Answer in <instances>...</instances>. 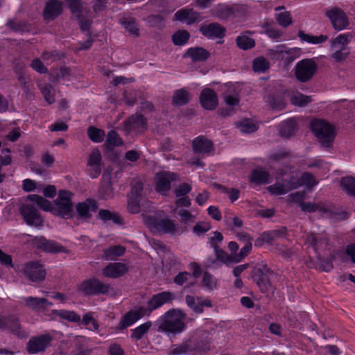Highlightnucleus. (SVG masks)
Masks as SVG:
<instances>
[{"label": "nucleus", "instance_id": "nucleus-1", "mask_svg": "<svg viewBox=\"0 0 355 355\" xmlns=\"http://www.w3.org/2000/svg\"><path fill=\"white\" fill-rule=\"evenodd\" d=\"M71 193L66 190H60L53 204L38 195H31L29 198L44 211H50L54 215L63 218H71L74 216L73 206L71 202Z\"/></svg>", "mask_w": 355, "mask_h": 355}, {"label": "nucleus", "instance_id": "nucleus-2", "mask_svg": "<svg viewBox=\"0 0 355 355\" xmlns=\"http://www.w3.org/2000/svg\"><path fill=\"white\" fill-rule=\"evenodd\" d=\"M185 314L178 310L167 311L158 326V331L166 333L179 334L186 327Z\"/></svg>", "mask_w": 355, "mask_h": 355}, {"label": "nucleus", "instance_id": "nucleus-3", "mask_svg": "<svg viewBox=\"0 0 355 355\" xmlns=\"http://www.w3.org/2000/svg\"><path fill=\"white\" fill-rule=\"evenodd\" d=\"M311 130L323 147L329 148L332 146L336 134L331 124L324 120L315 119L311 123Z\"/></svg>", "mask_w": 355, "mask_h": 355}, {"label": "nucleus", "instance_id": "nucleus-4", "mask_svg": "<svg viewBox=\"0 0 355 355\" xmlns=\"http://www.w3.org/2000/svg\"><path fill=\"white\" fill-rule=\"evenodd\" d=\"M144 222L154 233L162 232L171 235H180L182 233L174 221L167 218H159L155 216H147L145 217Z\"/></svg>", "mask_w": 355, "mask_h": 355}, {"label": "nucleus", "instance_id": "nucleus-5", "mask_svg": "<svg viewBox=\"0 0 355 355\" xmlns=\"http://www.w3.org/2000/svg\"><path fill=\"white\" fill-rule=\"evenodd\" d=\"M318 64L314 59L305 58L299 61L293 68L295 78L305 83L310 81L318 71Z\"/></svg>", "mask_w": 355, "mask_h": 355}, {"label": "nucleus", "instance_id": "nucleus-6", "mask_svg": "<svg viewBox=\"0 0 355 355\" xmlns=\"http://www.w3.org/2000/svg\"><path fill=\"white\" fill-rule=\"evenodd\" d=\"M29 196L27 200L20 206L19 212L28 225L41 227L43 226L44 220Z\"/></svg>", "mask_w": 355, "mask_h": 355}, {"label": "nucleus", "instance_id": "nucleus-7", "mask_svg": "<svg viewBox=\"0 0 355 355\" xmlns=\"http://www.w3.org/2000/svg\"><path fill=\"white\" fill-rule=\"evenodd\" d=\"M110 289V284L102 282L96 278L85 280L79 286V290L86 295H105L109 293Z\"/></svg>", "mask_w": 355, "mask_h": 355}, {"label": "nucleus", "instance_id": "nucleus-8", "mask_svg": "<svg viewBox=\"0 0 355 355\" xmlns=\"http://www.w3.org/2000/svg\"><path fill=\"white\" fill-rule=\"evenodd\" d=\"M23 275L32 282H41L46 275V270L37 261L26 263L22 269Z\"/></svg>", "mask_w": 355, "mask_h": 355}, {"label": "nucleus", "instance_id": "nucleus-9", "mask_svg": "<svg viewBox=\"0 0 355 355\" xmlns=\"http://www.w3.org/2000/svg\"><path fill=\"white\" fill-rule=\"evenodd\" d=\"M333 27L338 31L345 28L349 25L348 19L344 11L338 7L332 8L326 12Z\"/></svg>", "mask_w": 355, "mask_h": 355}, {"label": "nucleus", "instance_id": "nucleus-10", "mask_svg": "<svg viewBox=\"0 0 355 355\" xmlns=\"http://www.w3.org/2000/svg\"><path fill=\"white\" fill-rule=\"evenodd\" d=\"M278 179L282 178V182L284 185L287 192L296 189L300 187L299 177L288 167L279 169L277 171Z\"/></svg>", "mask_w": 355, "mask_h": 355}, {"label": "nucleus", "instance_id": "nucleus-11", "mask_svg": "<svg viewBox=\"0 0 355 355\" xmlns=\"http://www.w3.org/2000/svg\"><path fill=\"white\" fill-rule=\"evenodd\" d=\"M51 341V337L49 335L33 337L27 343V351L32 354L44 352L50 345Z\"/></svg>", "mask_w": 355, "mask_h": 355}, {"label": "nucleus", "instance_id": "nucleus-12", "mask_svg": "<svg viewBox=\"0 0 355 355\" xmlns=\"http://www.w3.org/2000/svg\"><path fill=\"white\" fill-rule=\"evenodd\" d=\"M177 180V175L169 171H161L156 174V190L165 192L171 189V183Z\"/></svg>", "mask_w": 355, "mask_h": 355}, {"label": "nucleus", "instance_id": "nucleus-13", "mask_svg": "<svg viewBox=\"0 0 355 355\" xmlns=\"http://www.w3.org/2000/svg\"><path fill=\"white\" fill-rule=\"evenodd\" d=\"M124 126L128 132H141L146 129V119L140 114L132 115L124 121Z\"/></svg>", "mask_w": 355, "mask_h": 355}, {"label": "nucleus", "instance_id": "nucleus-14", "mask_svg": "<svg viewBox=\"0 0 355 355\" xmlns=\"http://www.w3.org/2000/svg\"><path fill=\"white\" fill-rule=\"evenodd\" d=\"M98 209V204L95 200L87 198L76 205V211L78 217L87 220L92 217L91 211L95 212Z\"/></svg>", "mask_w": 355, "mask_h": 355}, {"label": "nucleus", "instance_id": "nucleus-15", "mask_svg": "<svg viewBox=\"0 0 355 355\" xmlns=\"http://www.w3.org/2000/svg\"><path fill=\"white\" fill-rule=\"evenodd\" d=\"M225 28L218 23L203 24L200 27L202 34L209 39H221L225 37Z\"/></svg>", "mask_w": 355, "mask_h": 355}, {"label": "nucleus", "instance_id": "nucleus-16", "mask_svg": "<svg viewBox=\"0 0 355 355\" xmlns=\"http://www.w3.org/2000/svg\"><path fill=\"white\" fill-rule=\"evenodd\" d=\"M287 235V228L282 227L279 229L263 232L255 241V245H261L263 242L271 245L277 239L284 238Z\"/></svg>", "mask_w": 355, "mask_h": 355}, {"label": "nucleus", "instance_id": "nucleus-17", "mask_svg": "<svg viewBox=\"0 0 355 355\" xmlns=\"http://www.w3.org/2000/svg\"><path fill=\"white\" fill-rule=\"evenodd\" d=\"M200 102L205 110H214L218 103L217 94L212 89L205 88L200 93Z\"/></svg>", "mask_w": 355, "mask_h": 355}, {"label": "nucleus", "instance_id": "nucleus-18", "mask_svg": "<svg viewBox=\"0 0 355 355\" xmlns=\"http://www.w3.org/2000/svg\"><path fill=\"white\" fill-rule=\"evenodd\" d=\"M128 271V268L123 263H110L102 270L103 276L108 278L116 279L124 275Z\"/></svg>", "mask_w": 355, "mask_h": 355}, {"label": "nucleus", "instance_id": "nucleus-19", "mask_svg": "<svg viewBox=\"0 0 355 355\" xmlns=\"http://www.w3.org/2000/svg\"><path fill=\"white\" fill-rule=\"evenodd\" d=\"M175 19L186 22L191 25L200 20V15L193 8H184L178 10L174 15Z\"/></svg>", "mask_w": 355, "mask_h": 355}, {"label": "nucleus", "instance_id": "nucleus-20", "mask_svg": "<svg viewBox=\"0 0 355 355\" xmlns=\"http://www.w3.org/2000/svg\"><path fill=\"white\" fill-rule=\"evenodd\" d=\"M62 11V3L58 0H49L44 10V18L46 21H52L58 17Z\"/></svg>", "mask_w": 355, "mask_h": 355}, {"label": "nucleus", "instance_id": "nucleus-21", "mask_svg": "<svg viewBox=\"0 0 355 355\" xmlns=\"http://www.w3.org/2000/svg\"><path fill=\"white\" fill-rule=\"evenodd\" d=\"M192 148L196 153L205 155L213 150L214 144L205 137L199 136L193 140Z\"/></svg>", "mask_w": 355, "mask_h": 355}, {"label": "nucleus", "instance_id": "nucleus-22", "mask_svg": "<svg viewBox=\"0 0 355 355\" xmlns=\"http://www.w3.org/2000/svg\"><path fill=\"white\" fill-rule=\"evenodd\" d=\"M173 294L170 292H162L154 295L148 301V312L161 307L163 304L169 302L172 300Z\"/></svg>", "mask_w": 355, "mask_h": 355}, {"label": "nucleus", "instance_id": "nucleus-23", "mask_svg": "<svg viewBox=\"0 0 355 355\" xmlns=\"http://www.w3.org/2000/svg\"><path fill=\"white\" fill-rule=\"evenodd\" d=\"M210 56L209 52L202 47H191L183 55L184 58H190L193 62H205Z\"/></svg>", "mask_w": 355, "mask_h": 355}, {"label": "nucleus", "instance_id": "nucleus-24", "mask_svg": "<svg viewBox=\"0 0 355 355\" xmlns=\"http://www.w3.org/2000/svg\"><path fill=\"white\" fill-rule=\"evenodd\" d=\"M305 244L313 248L315 252L323 246L328 245L327 239L324 236L310 232L304 236Z\"/></svg>", "mask_w": 355, "mask_h": 355}, {"label": "nucleus", "instance_id": "nucleus-25", "mask_svg": "<svg viewBox=\"0 0 355 355\" xmlns=\"http://www.w3.org/2000/svg\"><path fill=\"white\" fill-rule=\"evenodd\" d=\"M24 301L26 306L35 311H44L53 305L47 299L43 297H28L24 298Z\"/></svg>", "mask_w": 355, "mask_h": 355}, {"label": "nucleus", "instance_id": "nucleus-26", "mask_svg": "<svg viewBox=\"0 0 355 355\" xmlns=\"http://www.w3.org/2000/svg\"><path fill=\"white\" fill-rule=\"evenodd\" d=\"M297 129V122L295 119H290L279 125V134L284 137H291Z\"/></svg>", "mask_w": 355, "mask_h": 355}, {"label": "nucleus", "instance_id": "nucleus-27", "mask_svg": "<svg viewBox=\"0 0 355 355\" xmlns=\"http://www.w3.org/2000/svg\"><path fill=\"white\" fill-rule=\"evenodd\" d=\"M101 154L98 149L94 148L89 155L87 165L93 167L94 174L92 175V178H96L101 173L100 164L101 162Z\"/></svg>", "mask_w": 355, "mask_h": 355}, {"label": "nucleus", "instance_id": "nucleus-28", "mask_svg": "<svg viewBox=\"0 0 355 355\" xmlns=\"http://www.w3.org/2000/svg\"><path fill=\"white\" fill-rule=\"evenodd\" d=\"M35 243L37 247L49 252H61L62 246L58 245L55 242L46 240L44 237L35 239Z\"/></svg>", "mask_w": 355, "mask_h": 355}, {"label": "nucleus", "instance_id": "nucleus-29", "mask_svg": "<svg viewBox=\"0 0 355 355\" xmlns=\"http://www.w3.org/2000/svg\"><path fill=\"white\" fill-rule=\"evenodd\" d=\"M254 280L256 282L257 284L261 288L263 292L267 291L269 290V288L271 286L270 282V275H266L263 272H258L257 270H254L253 274Z\"/></svg>", "mask_w": 355, "mask_h": 355}, {"label": "nucleus", "instance_id": "nucleus-30", "mask_svg": "<svg viewBox=\"0 0 355 355\" xmlns=\"http://www.w3.org/2000/svg\"><path fill=\"white\" fill-rule=\"evenodd\" d=\"M125 252V248L121 245L110 246L103 250V257L106 260H114L122 256Z\"/></svg>", "mask_w": 355, "mask_h": 355}, {"label": "nucleus", "instance_id": "nucleus-31", "mask_svg": "<svg viewBox=\"0 0 355 355\" xmlns=\"http://www.w3.org/2000/svg\"><path fill=\"white\" fill-rule=\"evenodd\" d=\"M190 100L189 93L184 88L177 89L173 96V104L176 105H184Z\"/></svg>", "mask_w": 355, "mask_h": 355}, {"label": "nucleus", "instance_id": "nucleus-32", "mask_svg": "<svg viewBox=\"0 0 355 355\" xmlns=\"http://www.w3.org/2000/svg\"><path fill=\"white\" fill-rule=\"evenodd\" d=\"M269 178V173L262 168L254 169L250 175V181L257 184H266Z\"/></svg>", "mask_w": 355, "mask_h": 355}, {"label": "nucleus", "instance_id": "nucleus-33", "mask_svg": "<svg viewBox=\"0 0 355 355\" xmlns=\"http://www.w3.org/2000/svg\"><path fill=\"white\" fill-rule=\"evenodd\" d=\"M201 285L204 288L208 291H212L217 288L218 281L213 275L206 271L202 274Z\"/></svg>", "mask_w": 355, "mask_h": 355}, {"label": "nucleus", "instance_id": "nucleus-34", "mask_svg": "<svg viewBox=\"0 0 355 355\" xmlns=\"http://www.w3.org/2000/svg\"><path fill=\"white\" fill-rule=\"evenodd\" d=\"M52 313L69 322H78L80 321V316L73 311L53 310Z\"/></svg>", "mask_w": 355, "mask_h": 355}, {"label": "nucleus", "instance_id": "nucleus-35", "mask_svg": "<svg viewBox=\"0 0 355 355\" xmlns=\"http://www.w3.org/2000/svg\"><path fill=\"white\" fill-rule=\"evenodd\" d=\"M196 351L195 344L191 340H188L177 346L171 351V354H194Z\"/></svg>", "mask_w": 355, "mask_h": 355}, {"label": "nucleus", "instance_id": "nucleus-36", "mask_svg": "<svg viewBox=\"0 0 355 355\" xmlns=\"http://www.w3.org/2000/svg\"><path fill=\"white\" fill-rule=\"evenodd\" d=\"M98 217L104 222L112 220L115 224H121L123 222V218L119 215L107 209H101Z\"/></svg>", "mask_w": 355, "mask_h": 355}, {"label": "nucleus", "instance_id": "nucleus-37", "mask_svg": "<svg viewBox=\"0 0 355 355\" xmlns=\"http://www.w3.org/2000/svg\"><path fill=\"white\" fill-rule=\"evenodd\" d=\"M334 52L331 54V57L337 62H342L345 61L349 55V48L347 46L337 47L333 49Z\"/></svg>", "mask_w": 355, "mask_h": 355}, {"label": "nucleus", "instance_id": "nucleus-38", "mask_svg": "<svg viewBox=\"0 0 355 355\" xmlns=\"http://www.w3.org/2000/svg\"><path fill=\"white\" fill-rule=\"evenodd\" d=\"M190 34L187 31L180 30L175 32L172 36V41L176 46H183L187 43Z\"/></svg>", "mask_w": 355, "mask_h": 355}, {"label": "nucleus", "instance_id": "nucleus-39", "mask_svg": "<svg viewBox=\"0 0 355 355\" xmlns=\"http://www.w3.org/2000/svg\"><path fill=\"white\" fill-rule=\"evenodd\" d=\"M340 186L347 194L355 196V178L351 176L343 178L340 180Z\"/></svg>", "mask_w": 355, "mask_h": 355}, {"label": "nucleus", "instance_id": "nucleus-40", "mask_svg": "<svg viewBox=\"0 0 355 355\" xmlns=\"http://www.w3.org/2000/svg\"><path fill=\"white\" fill-rule=\"evenodd\" d=\"M237 127L241 132L248 134L254 132L258 129V125L248 119H245L238 122Z\"/></svg>", "mask_w": 355, "mask_h": 355}, {"label": "nucleus", "instance_id": "nucleus-41", "mask_svg": "<svg viewBox=\"0 0 355 355\" xmlns=\"http://www.w3.org/2000/svg\"><path fill=\"white\" fill-rule=\"evenodd\" d=\"M151 327L152 322L150 321L146 322L132 330L131 338L137 340L141 339Z\"/></svg>", "mask_w": 355, "mask_h": 355}, {"label": "nucleus", "instance_id": "nucleus-42", "mask_svg": "<svg viewBox=\"0 0 355 355\" xmlns=\"http://www.w3.org/2000/svg\"><path fill=\"white\" fill-rule=\"evenodd\" d=\"M290 101L294 105L303 107L306 106L311 101V98L309 96L297 92L290 96Z\"/></svg>", "mask_w": 355, "mask_h": 355}, {"label": "nucleus", "instance_id": "nucleus-43", "mask_svg": "<svg viewBox=\"0 0 355 355\" xmlns=\"http://www.w3.org/2000/svg\"><path fill=\"white\" fill-rule=\"evenodd\" d=\"M138 317L136 316L135 313L131 310L128 311L120 320L119 323V329L123 330L126 329L128 327L132 325L133 323L138 320Z\"/></svg>", "mask_w": 355, "mask_h": 355}, {"label": "nucleus", "instance_id": "nucleus-44", "mask_svg": "<svg viewBox=\"0 0 355 355\" xmlns=\"http://www.w3.org/2000/svg\"><path fill=\"white\" fill-rule=\"evenodd\" d=\"M268 103L272 109L278 110H283L286 105V103L282 95L270 96Z\"/></svg>", "mask_w": 355, "mask_h": 355}, {"label": "nucleus", "instance_id": "nucleus-45", "mask_svg": "<svg viewBox=\"0 0 355 355\" xmlns=\"http://www.w3.org/2000/svg\"><path fill=\"white\" fill-rule=\"evenodd\" d=\"M236 42L239 49L248 50L255 46V41L246 35H241L236 37Z\"/></svg>", "mask_w": 355, "mask_h": 355}, {"label": "nucleus", "instance_id": "nucleus-46", "mask_svg": "<svg viewBox=\"0 0 355 355\" xmlns=\"http://www.w3.org/2000/svg\"><path fill=\"white\" fill-rule=\"evenodd\" d=\"M270 67L269 61L263 57L255 58L252 63V68L255 72L263 73Z\"/></svg>", "mask_w": 355, "mask_h": 355}, {"label": "nucleus", "instance_id": "nucleus-47", "mask_svg": "<svg viewBox=\"0 0 355 355\" xmlns=\"http://www.w3.org/2000/svg\"><path fill=\"white\" fill-rule=\"evenodd\" d=\"M298 36L302 41L307 42L311 44H320L327 40V36L321 35L320 36H313L304 33L303 31H300Z\"/></svg>", "mask_w": 355, "mask_h": 355}, {"label": "nucleus", "instance_id": "nucleus-48", "mask_svg": "<svg viewBox=\"0 0 355 355\" xmlns=\"http://www.w3.org/2000/svg\"><path fill=\"white\" fill-rule=\"evenodd\" d=\"M87 135L89 138L96 143L103 141L105 135L104 130L93 126L87 129Z\"/></svg>", "mask_w": 355, "mask_h": 355}, {"label": "nucleus", "instance_id": "nucleus-49", "mask_svg": "<svg viewBox=\"0 0 355 355\" xmlns=\"http://www.w3.org/2000/svg\"><path fill=\"white\" fill-rule=\"evenodd\" d=\"M39 87L45 101L49 104H52L55 102L54 89L50 84L40 85Z\"/></svg>", "mask_w": 355, "mask_h": 355}, {"label": "nucleus", "instance_id": "nucleus-50", "mask_svg": "<svg viewBox=\"0 0 355 355\" xmlns=\"http://www.w3.org/2000/svg\"><path fill=\"white\" fill-rule=\"evenodd\" d=\"M214 251H215V254H216L217 259L220 260L223 263H225L227 266L230 264L235 263L234 259V254H232V255L228 254L224 250L220 249L219 246H216Z\"/></svg>", "mask_w": 355, "mask_h": 355}, {"label": "nucleus", "instance_id": "nucleus-51", "mask_svg": "<svg viewBox=\"0 0 355 355\" xmlns=\"http://www.w3.org/2000/svg\"><path fill=\"white\" fill-rule=\"evenodd\" d=\"M6 327L9 329L13 334L19 337L24 336V332L21 331V326L19 320L15 318H9L6 320Z\"/></svg>", "mask_w": 355, "mask_h": 355}, {"label": "nucleus", "instance_id": "nucleus-52", "mask_svg": "<svg viewBox=\"0 0 355 355\" xmlns=\"http://www.w3.org/2000/svg\"><path fill=\"white\" fill-rule=\"evenodd\" d=\"M143 186V183L139 179H133L131 182V192L129 196L141 198Z\"/></svg>", "mask_w": 355, "mask_h": 355}, {"label": "nucleus", "instance_id": "nucleus-53", "mask_svg": "<svg viewBox=\"0 0 355 355\" xmlns=\"http://www.w3.org/2000/svg\"><path fill=\"white\" fill-rule=\"evenodd\" d=\"M352 36L350 34H340L337 36L333 41L331 44L332 49H336L337 47L347 46L351 40Z\"/></svg>", "mask_w": 355, "mask_h": 355}, {"label": "nucleus", "instance_id": "nucleus-54", "mask_svg": "<svg viewBox=\"0 0 355 355\" xmlns=\"http://www.w3.org/2000/svg\"><path fill=\"white\" fill-rule=\"evenodd\" d=\"M106 143L111 147H116L121 146L123 141L116 131L110 130L107 135Z\"/></svg>", "mask_w": 355, "mask_h": 355}, {"label": "nucleus", "instance_id": "nucleus-55", "mask_svg": "<svg viewBox=\"0 0 355 355\" xmlns=\"http://www.w3.org/2000/svg\"><path fill=\"white\" fill-rule=\"evenodd\" d=\"M320 210L326 214L327 217L335 220H345L348 217V214L345 211L335 212L326 207L321 208Z\"/></svg>", "mask_w": 355, "mask_h": 355}, {"label": "nucleus", "instance_id": "nucleus-56", "mask_svg": "<svg viewBox=\"0 0 355 355\" xmlns=\"http://www.w3.org/2000/svg\"><path fill=\"white\" fill-rule=\"evenodd\" d=\"M300 187L306 185L307 187H313L318 184V182L314 179L313 175L309 173H303L301 177H299Z\"/></svg>", "mask_w": 355, "mask_h": 355}, {"label": "nucleus", "instance_id": "nucleus-57", "mask_svg": "<svg viewBox=\"0 0 355 355\" xmlns=\"http://www.w3.org/2000/svg\"><path fill=\"white\" fill-rule=\"evenodd\" d=\"M71 12L76 17L83 15V4L80 0H66Z\"/></svg>", "mask_w": 355, "mask_h": 355}, {"label": "nucleus", "instance_id": "nucleus-58", "mask_svg": "<svg viewBox=\"0 0 355 355\" xmlns=\"http://www.w3.org/2000/svg\"><path fill=\"white\" fill-rule=\"evenodd\" d=\"M252 250V243L251 241H248L245 243V245L241 249L239 254H234V263H239L242 261L243 258H245L251 251Z\"/></svg>", "mask_w": 355, "mask_h": 355}, {"label": "nucleus", "instance_id": "nucleus-59", "mask_svg": "<svg viewBox=\"0 0 355 355\" xmlns=\"http://www.w3.org/2000/svg\"><path fill=\"white\" fill-rule=\"evenodd\" d=\"M276 20L283 27H287L292 24V17L289 12L285 11L276 15Z\"/></svg>", "mask_w": 355, "mask_h": 355}, {"label": "nucleus", "instance_id": "nucleus-60", "mask_svg": "<svg viewBox=\"0 0 355 355\" xmlns=\"http://www.w3.org/2000/svg\"><path fill=\"white\" fill-rule=\"evenodd\" d=\"M83 323L84 325L87 326L90 330H98L99 327L97 321L90 313H87L83 315Z\"/></svg>", "mask_w": 355, "mask_h": 355}, {"label": "nucleus", "instance_id": "nucleus-61", "mask_svg": "<svg viewBox=\"0 0 355 355\" xmlns=\"http://www.w3.org/2000/svg\"><path fill=\"white\" fill-rule=\"evenodd\" d=\"M148 24L151 27H162L164 17L160 15H150L146 19Z\"/></svg>", "mask_w": 355, "mask_h": 355}, {"label": "nucleus", "instance_id": "nucleus-62", "mask_svg": "<svg viewBox=\"0 0 355 355\" xmlns=\"http://www.w3.org/2000/svg\"><path fill=\"white\" fill-rule=\"evenodd\" d=\"M140 198L129 196L128 201V209L129 212L132 214H137L140 211Z\"/></svg>", "mask_w": 355, "mask_h": 355}, {"label": "nucleus", "instance_id": "nucleus-63", "mask_svg": "<svg viewBox=\"0 0 355 355\" xmlns=\"http://www.w3.org/2000/svg\"><path fill=\"white\" fill-rule=\"evenodd\" d=\"M318 258L319 261V268L322 270L329 272L334 268L332 263V260L334 259V257L331 258H322L321 257H318Z\"/></svg>", "mask_w": 355, "mask_h": 355}, {"label": "nucleus", "instance_id": "nucleus-64", "mask_svg": "<svg viewBox=\"0 0 355 355\" xmlns=\"http://www.w3.org/2000/svg\"><path fill=\"white\" fill-rule=\"evenodd\" d=\"M265 28L266 33L272 39H278L279 38L282 33L278 31L276 28L273 27L272 26L270 25L268 23H265L263 26Z\"/></svg>", "mask_w": 355, "mask_h": 355}]
</instances>
